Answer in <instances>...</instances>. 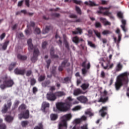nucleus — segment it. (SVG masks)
<instances>
[{
    "mask_svg": "<svg viewBox=\"0 0 129 129\" xmlns=\"http://www.w3.org/2000/svg\"><path fill=\"white\" fill-rule=\"evenodd\" d=\"M56 107L59 111H62L63 112H66V111L70 110V105L67 103L58 102L56 104Z\"/></svg>",
    "mask_w": 129,
    "mask_h": 129,
    "instance_id": "nucleus-4",
    "label": "nucleus"
},
{
    "mask_svg": "<svg viewBox=\"0 0 129 129\" xmlns=\"http://www.w3.org/2000/svg\"><path fill=\"white\" fill-rule=\"evenodd\" d=\"M86 63H87V59H85V60L82 62L81 64L82 67L83 68H86L87 69H90V62H89L87 66Z\"/></svg>",
    "mask_w": 129,
    "mask_h": 129,
    "instance_id": "nucleus-22",
    "label": "nucleus"
},
{
    "mask_svg": "<svg viewBox=\"0 0 129 129\" xmlns=\"http://www.w3.org/2000/svg\"><path fill=\"white\" fill-rule=\"evenodd\" d=\"M116 33L118 35V40L117 41L116 37H114V41L115 43H117V44H119L120 41H121V34H120V30H119L118 28H117Z\"/></svg>",
    "mask_w": 129,
    "mask_h": 129,
    "instance_id": "nucleus-13",
    "label": "nucleus"
},
{
    "mask_svg": "<svg viewBox=\"0 0 129 129\" xmlns=\"http://www.w3.org/2000/svg\"><path fill=\"white\" fill-rule=\"evenodd\" d=\"M81 109V106H75L74 108L72 109V110L73 111H77V110H80Z\"/></svg>",
    "mask_w": 129,
    "mask_h": 129,
    "instance_id": "nucleus-43",
    "label": "nucleus"
},
{
    "mask_svg": "<svg viewBox=\"0 0 129 129\" xmlns=\"http://www.w3.org/2000/svg\"><path fill=\"white\" fill-rule=\"evenodd\" d=\"M46 68H47V69H49V68L50 67V65L51 64V59H49L47 60H46Z\"/></svg>",
    "mask_w": 129,
    "mask_h": 129,
    "instance_id": "nucleus-47",
    "label": "nucleus"
},
{
    "mask_svg": "<svg viewBox=\"0 0 129 129\" xmlns=\"http://www.w3.org/2000/svg\"><path fill=\"white\" fill-rule=\"evenodd\" d=\"M96 28H101V24L100 22H96L95 24Z\"/></svg>",
    "mask_w": 129,
    "mask_h": 129,
    "instance_id": "nucleus-52",
    "label": "nucleus"
},
{
    "mask_svg": "<svg viewBox=\"0 0 129 129\" xmlns=\"http://www.w3.org/2000/svg\"><path fill=\"white\" fill-rule=\"evenodd\" d=\"M81 121H86L87 120V116L85 115H83L80 118Z\"/></svg>",
    "mask_w": 129,
    "mask_h": 129,
    "instance_id": "nucleus-49",
    "label": "nucleus"
},
{
    "mask_svg": "<svg viewBox=\"0 0 129 129\" xmlns=\"http://www.w3.org/2000/svg\"><path fill=\"white\" fill-rule=\"evenodd\" d=\"M84 4L90 7H98V4H96L94 2L89 1V2H85Z\"/></svg>",
    "mask_w": 129,
    "mask_h": 129,
    "instance_id": "nucleus-18",
    "label": "nucleus"
},
{
    "mask_svg": "<svg viewBox=\"0 0 129 129\" xmlns=\"http://www.w3.org/2000/svg\"><path fill=\"white\" fill-rule=\"evenodd\" d=\"M122 67V64H121L120 62L118 63L115 68V72H119V71H121Z\"/></svg>",
    "mask_w": 129,
    "mask_h": 129,
    "instance_id": "nucleus-24",
    "label": "nucleus"
},
{
    "mask_svg": "<svg viewBox=\"0 0 129 129\" xmlns=\"http://www.w3.org/2000/svg\"><path fill=\"white\" fill-rule=\"evenodd\" d=\"M102 34L103 35H108V34H111V32L109 30H104L103 31Z\"/></svg>",
    "mask_w": 129,
    "mask_h": 129,
    "instance_id": "nucleus-55",
    "label": "nucleus"
},
{
    "mask_svg": "<svg viewBox=\"0 0 129 129\" xmlns=\"http://www.w3.org/2000/svg\"><path fill=\"white\" fill-rule=\"evenodd\" d=\"M88 124H85L81 127V129H88Z\"/></svg>",
    "mask_w": 129,
    "mask_h": 129,
    "instance_id": "nucleus-60",
    "label": "nucleus"
},
{
    "mask_svg": "<svg viewBox=\"0 0 129 129\" xmlns=\"http://www.w3.org/2000/svg\"><path fill=\"white\" fill-rule=\"evenodd\" d=\"M50 54L51 58H59V56H58V55L55 54V50L53 47L50 48Z\"/></svg>",
    "mask_w": 129,
    "mask_h": 129,
    "instance_id": "nucleus-20",
    "label": "nucleus"
},
{
    "mask_svg": "<svg viewBox=\"0 0 129 129\" xmlns=\"http://www.w3.org/2000/svg\"><path fill=\"white\" fill-rule=\"evenodd\" d=\"M99 11H97L98 14H102L103 16H107L108 17L109 16H110L111 15V12H109L108 11H106L104 12H102V11H104V10H109V8H103L102 7H99Z\"/></svg>",
    "mask_w": 129,
    "mask_h": 129,
    "instance_id": "nucleus-7",
    "label": "nucleus"
},
{
    "mask_svg": "<svg viewBox=\"0 0 129 129\" xmlns=\"http://www.w3.org/2000/svg\"><path fill=\"white\" fill-rule=\"evenodd\" d=\"M56 67H53L52 70L51 71V74H53V75L54 76H55V75L56 74Z\"/></svg>",
    "mask_w": 129,
    "mask_h": 129,
    "instance_id": "nucleus-45",
    "label": "nucleus"
},
{
    "mask_svg": "<svg viewBox=\"0 0 129 129\" xmlns=\"http://www.w3.org/2000/svg\"><path fill=\"white\" fill-rule=\"evenodd\" d=\"M47 45H48V43L46 41L43 42L42 44V49H45L46 47H47Z\"/></svg>",
    "mask_w": 129,
    "mask_h": 129,
    "instance_id": "nucleus-51",
    "label": "nucleus"
},
{
    "mask_svg": "<svg viewBox=\"0 0 129 129\" xmlns=\"http://www.w3.org/2000/svg\"><path fill=\"white\" fill-rule=\"evenodd\" d=\"M0 129H7V125L6 124H2L0 125Z\"/></svg>",
    "mask_w": 129,
    "mask_h": 129,
    "instance_id": "nucleus-62",
    "label": "nucleus"
},
{
    "mask_svg": "<svg viewBox=\"0 0 129 129\" xmlns=\"http://www.w3.org/2000/svg\"><path fill=\"white\" fill-rule=\"evenodd\" d=\"M5 120L7 122H12V121L14 120V118L10 115H6L5 116Z\"/></svg>",
    "mask_w": 129,
    "mask_h": 129,
    "instance_id": "nucleus-27",
    "label": "nucleus"
},
{
    "mask_svg": "<svg viewBox=\"0 0 129 129\" xmlns=\"http://www.w3.org/2000/svg\"><path fill=\"white\" fill-rule=\"evenodd\" d=\"M29 124L28 121H22L21 122V125L23 127H26Z\"/></svg>",
    "mask_w": 129,
    "mask_h": 129,
    "instance_id": "nucleus-40",
    "label": "nucleus"
},
{
    "mask_svg": "<svg viewBox=\"0 0 129 129\" xmlns=\"http://www.w3.org/2000/svg\"><path fill=\"white\" fill-rule=\"evenodd\" d=\"M50 29H51V26H46L45 29L42 30L43 34H47V33L50 31Z\"/></svg>",
    "mask_w": 129,
    "mask_h": 129,
    "instance_id": "nucleus-35",
    "label": "nucleus"
},
{
    "mask_svg": "<svg viewBox=\"0 0 129 129\" xmlns=\"http://www.w3.org/2000/svg\"><path fill=\"white\" fill-rule=\"evenodd\" d=\"M50 83H51V81H50V80H48L46 82L42 83V86L43 87H47V86H48Z\"/></svg>",
    "mask_w": 129,
    "mask_h": 129,
    "instance_id": "nucleus-38",
    "label": "nucleus"
},
{
    "mask_svg": "<svg viewBox=\"0 0 129 129\" xmlns=\"http://www.w3.org/2000/svg\"><path fill=\"white\" fill-rule=\"evenodd\" d=\"M6 37V33H3L1 35H0V39L1 40H4Z\"/></svg>",
    "mask_w": 129,
    "mask_h": 129,
    "instance_id": "nucleus-58",
    "label": "nucleus"
},
{
    "mask_svg": "<svg viewBox=\"0 0 129 129\" xmlns=\"http://www.w3.org/2000/svg\"><path fill=\"white\" fill-rule=\"evenodd\" d=\"M46 97L48 100L49 101H55L57 99V97H56V94L53 93L52 92H49L47 93Z\"/></svg>",
    "mask_w": 129,
    "mask_h": 129,
    "instance_id": "nucleus-8",
    "label": "nucleus"
},
{
    "mask_svg": "<svg viewBox=\"0 0 129 129\" xmlns=\"http://www.w3.org/2000/svg\"><path fill=\"white\" fill-rule=\"evenodd\" d=\"M94 32L95 35L98 38L100 39L101 38V34H100V32H98L97 30H94Z\"/></svg>",
    "mask_w": 129,
    "mask_h": 129,
    "instance_id": "nucleus-37",
    "label": "nucleus"
},
{
    "mask_svg": "<svg viewBox=\"0 0 129 129\" xmlns=\"http://www.w3.org/2000/svg\"><path fill=\"white\" fill-rule=\"evenodd\" d=\"M72 33L73 35H77L78 34L81 35V34H82V29H81L80 28H76V31H72Z\"/></svg>",
    "mask_w": 129,
    "mask_h": 129,
    "instance_id": "nucleus-26",
    "label": "nucleus"
},
{
    "mask_svg": "<svg viewBox=\"0 0 129 129\" xmlns=\"http://www.w3.org/2000/svg\"><path fill=\"white\" fill-rule=\"evenodd\" d=\"M50 117L51 120H56L58 118V115L57 114H51Z\"/></svg>",
    "mask_w": 129,
    "mask_h": 129,
    "instance_id": "nucleus-33",
    "label": "nucleus"
},
{
    "mask_svg": "<svg viewBox=\"0 0 129 129\" xmlns=\"http://www.w3.org/2000/svg\"><path fill=\"white\" fill-rule=\"evenodd\" d=\"M75 122L76 123H80L81 122H82L81 119L80 118H79V119H76L75 120Z\"/></svg>",
    "mask_w": 129,
    "mask_h": 129,
    "instance_id": "nucleus-63",
    "label": "nucleus"
},
{
    "mask_svg": "<svg viewBox=\"0 0 129 129\" xmlns=\"http://www.w3.org/2000/svg\"><path fill=\"white\" fill-rule=\"evenodd\" d=\"M27 44L28 45V50L31 51L32 50H34L33 51V57H31V61L33 63H35L36 61H37L38 59V56L40 55V51L39 49L36 47V46H34L33 43H32V39H29L27 41Z\"/></svg>",
    "mask_w": 129,
    "mask_h": 129,
    "instance_id": "nucleus-1",
    "label": "nucleus"
},
{
    "mask_svg": "<svg viewBox=\"0 0 129 129\" xmlns=\"http://www.w3.org/2000/svg\"><path fill=\"white\" fill-rule=\"evenodd\" d=\"M35 33H36V34H39L41 33V30L39 28H37L35 29Z\"/></svg>",
    "mask_w": 129,
    "mask_h": 129,
    "instance_id": "nucleus-61",
    "label": "nucleus"
},
{
    "mask_svg": "<svg viewBox=\"0 0 129 129\" xmlns=\"http://www.w3.org/2000/svg\"><path fill=\"white\" fill-rule=\"evenodd\" d=\"M32 91H33V94H36V93L38 92V88H37V87H33L32 89Z\"/></svg>",
    "mask_w": 129,
    "mask_h": 129,
    "instance_id": "nucleus-54",
    "label": "nucleus"
},
{
    "mask_svg": "<svg viewBox=\"0 0 129 129\" xmlns=\"http://www.w3.org/2000/svg\"><path fill=\"white\" fill-rule=\"evenodd\" d=\"M61 122L58 124V129H67V121L71 120L72 114L71 113L66 114L61 117Z\"/></svg>",
    "mask_w": 129,
    "mask_h": 129,
    "instance_id": "nucleus-2",
    "label": "nucleus"
},
{
    "mask_svg": "<svg viewBox=\"0 0 129 129\" xmlns=\"http://www.w3.org/2000/svg\"><path fill=\"white\" fill-rule=\"evenodd\" d=\"M100 20L101 22H102V23L104 26H110V25H111V23H110V22L106 21V19H105V18L101 17L100 18Z\"/></svg>",
    "mask_w": 129,
    "mask_h": 129,
    "instance_id": "nucleus-23",
    "label": "nucleus"
},
{
    "mask_svg": "<svg viewBox=\"0 0 129 129\" xmlns=\"http://www.w3.org/2000/svg\"><path fill=\"white\" fill-rule=\"evenodd\" d=\"M16 65H17L16 62H12L9 67V71H13V69H14V68H15V67H16Z\"/></svg>",
    "mask_w": 129,
    "mask_h": 129,
    "instance_id": "nucleus-31",
    "label": "nucleus"
},
{
    "mask_svg": "<svg viewBox=\"0 0 129 129\" xmlns=\"http://www.w3.org/2000/svg\"><path fill=\"white\" fill-rule=\"evenodd\" d=\"M107 100H108V97H106L104 98L103 97H101L98 100V102H102L103 103H105Z\"/></svg>",
    "mask_w": 129,
    "mask_h": 129,
    "instance_id": "nucleus-28",
    "label": "nucleus"
},
{
    "mask_svg": "<svg viewBox=\"0 0 129 129\" xmlns=\"http://www.w3.org/2000/svg\"><path fill=\"white\" fill-rule=\"evenodd\" d=\"M14 73L16 75H25V73H26V70L25 69H20L18 68H17L14 70Z\"/></svg>",
    "mask_w": 129,
    "mask_h": 129,
    "instance_id": "nucleus-11",
    "label": "nucleus"
},
{
    "mask_svg": "<svg viewBox=\"0 0 129 129\" xmlns=\"http://www.w3.org/2000/svg\"><path fill=\"white\" fill-rule=\"evenodd\" d=\"M3 81V84L0 85V88L4 90L5 88H9V87H12L13 85L15 84L14 82V80L12 79L8 80V76H4L2 78Z\"/></svg>",
    "mask_w": 129,
    "mask_h": 129,
    "instance_id": "nucleus-3",
    "label": "nucleus"
},
{
    "mask_svg": "<svg viewBox=\"0 0 129 129\" xmlns=\"http://www.w3.org/2000/svg\"><path fill=\"white\" fill-rule=\"evenodd\" d=\"M63 43L66 46V48H67L68 50H70V48L69 47V43H68V41H67V39L68 38H67V36H66V35L63 34Z\"/></svg>",
    "mask_w": 129,
    "mask_h": 129,
    "instance_id": "nucleus-19",
    "label": "nucleus"
},
{
    "mask_svg": "<svg viewBox=\"0 0 129 129\" xmlns=\"http://www.w3.org/2000/svg\"><path fill=\"white\" fill-rule=\"evenodd\" d=\"M12 103L11 100L8 101L7 103L5 104L2 108V113H7L9 109H11V107H12Z\"/></svg>",
    "mask_w": 129,
    "mask_h": 129,
    "instance_id": "nucleus-6",
    "label": "nucleus"
},
{
    "mask_svg": "<svg viewBox=\"0 0 129 129\" xmlns=\"http://www.w3.org/2000/svg\"><path fill=\"white\" fill-rule=\"evenodd\" d=\"M58 38L59 39H58V41H57V44H58V45L59 46H61L62 45V40H61V37H60L59 36V35H58L57 34H56V35H55V39H58Z\"/></svg>",
    "mask_w": 129,
    "mask_h": 129,
    "instance_id": "nucleus-34",
    "label": "nucleus"
},
{
    "mask_svg": "<svg viewBox=\"0 0 129 129\" xmlns=\"http://www.w3.org/2000/svg\"><path fill=\"white\" fill-rule=\"evenodd\" d=\"M45 76H40L38 78V81L41 82V81H44L45 80Z\"/></svg>",
    "mask_w": 129,
    "mask_h": 129,
    "instance_id": "nucleus-50",
    "label": "nucleus"
},
{
    "mask_svg": "<svg viewBox=\"0 0 129 129\" xmlns=\"http://www.w3.org/2000/svg\"><path fill=\"white\" fill-rule=\"evenodd\" d=\"M56 97H61V96H64L66 95L65 93L63 91H58L55 92Z\"/></svg>",
    "mask_w": 129,
    "mask_h": 129,
    "instance_id": "nucleus-25",
    "label": "nucleus"
},
{
    "mask_svg": "<svg viewBox=\"0 0 129 129\" xmlns=\"http://www.w3.org/2000/svg\"><path fill=\"white\" fill-rule=\"evenodd\" d=\"M17 58L22 61H25V60H27V56L22 55L21 54H18L17 55Z\"/></svg>",
    "mask_w": 129,
    "mask_h": 129,
    "instance_id": "nucleus-30",
    "label": "nucleus"
},
{
    "mask_svg": "<svg viewBox=\"0 0 129 129\" xmlns=\"http://www.w3.org/2000/svg\"><path fill=\"white\" fill-rule=\"evenodd\" d=\"M76 11L79 15H81L82 14L81 12V9H80V8L78 6H76Z\"/></svg>",
    "mask_w": 129,
    "mask_h": 129,
    "instance_id": "nucleus-44",
    "label": "nucleus"
},
{
    "mask_svg": "<svg viewBox=\"0 0 129 129\" xmlns=\"http://www.w3.org/2000/svg\"><path fill=\"white\" fill-rule=\"evenodd\" d=\"M73 42L76 45H78L80 42H84V40L82 38H79L78 36H75L73 38Z\"/></svg>",
    "mask_w": 129,
    "mask_h": 129,
    "instance_id": "nucleus-15",
    "label": "nucleus"
},
{
    "mask_svg": "<svg viewBox=\"0 0 129 129\" xmlns=\"http://www.w3.org/2000/svg\"><path fill=\"white\" fill-rule=\"evenodd\" d=\"M72 2L74 3V4H76V5H79V6H81V4H82V1H81L72 0Z\"/></svg>",
    "mask_w": 129,
    "mask_h": 129,
    "instance_id": "nucleus-42",
    "label": "nucleus"
},
{
    "mask_svg": "<svg viewBox=\"0 0 129 129\" xmlns=\"http://www.w3.org/2000/svg\"><path fill=\"white\" fill-rule=\"evenodd\" d=\"M77 100L80 101L81 103H84V104H85L86 103H87L88 102V99L87 97H85L84 96H80L79 97H78L77 98Z\"/></svg>",
    "mask_w": 129,
    "mask_h": 129,
    "instance_id": "nucleus-12",
    "label": "nucleus"
},
{
    "mask_svg": "<svg viewBox=\"0 0 129 129\" xmlns=\"http://www.w3.org/2000/svg\"><path fill=\"white\" fill-rule=\"evenodd\" d=\"M107 106H103L99 111L100 116L103 118H104V117H105V116L107 115V119H108V114L107 113Z\"/></svg>",
    "mask_w": 129,
    "mask_h": 129,
    "instance_id": "nucleus-5",
    "label": "nucleus"
},
{
    "mask_svg": "<svg viewBox=\"0 0 129 129\" xmlns=\"http://www.w3.org/2000/svg\"><path fill=\"white\" fill-rule=\"evenodd\" d=\"M117 16L118 18H120V19H122V18H123V16H122V13H121V12H120L117 13Z\"/></svg>",
    "mask_w": 129,
    "mask_h": 129,
    "instance_id": "nucleus-59",
    "label": "nucleus"
},
{
    "mask_svg": "<svg viewBox=\"0 0 129 129\" xmlns=\"http://www.w3.org/2000/svg\"><path fill=\"white\" fill-rule=\"evenodd\" d=\"M27 109V106L25 104H21L19 107V110H25Z\"/></svg>",
    "mask_w": 129,
    "mask_h": 129,
    "instance_id": "nucleus-36",
    "label": "nucleus"
},
{
    "mask_svg": "<svg viewBox=\"0 0 129 129\" xmlns=\"http://www.w3.org/2000/svg\"><path fill=\"white\" fill-rule=\"evenodd\" d=\"M50 107V104L46 102H43L41 106V110L43 112H46V109Z\"/></svg>",
    "mask_w": 129,
    "mask_h": 129,
    "instance_id": "nucleus-14",
    "label": "nucleus"
},
{
    "mask_svg": "<svg viewBox=\"0 0 129 129\" xmlns=\"http://www.w3.org/2000/svg\"><path fill=\"white\" fill-rule=\"evenodd\" d=\"M66 65L67 66H70V63H68V60L65 59L62 62L60 66L58 67V71L60 72H62V71L66 67Z\"/></svg>",
    "mask_w": 129,
    "mask_h": 129,
    "instance_id": "nucleus-10",
    "label": "nucleus"
},
{
    "mask_svg": "<svg viewBox=\"0 0 129 129\" xmlns=\"http://www.w3.org/2000/svg\"><path fill=\"white\" fill-rule=\"evenodd\" d=\"M101 66L102 68H103L105 70H106L108 69V70H109V69H112V68H113L114 64L113 63H111L109 65V62H107L106 63V66H104L103 64V63H101Z\"/></svg>",
    "mask_w": 129,
    "mask_h": 129,
    "instance_id": "nucleus-16",
    "label": "nucleus"
},
{
    "mask_svg": "<svg viewBox=\"0 0 129 129\" xmlns=\"http://www.w3.org/2000/svg\"><path fill=\"white\" fill-rule=\"evenodd\" d=\"M34 129H44V126L42 123H39L38 126H36Z\"/></svg>",
    "mask_w": 129,
    "mask_h": 129,
    "instance_id": "nucleus-41",
    "label": "nucleus"
},
{
    "mask_svg": "<svg viewBox=\"0 0 129 129\" xmlns=\"http://www.w3.org/2000/svg\"><path fill=\"white\" fill-rule=\"evenodd\" d=\"M36 83H37V81H36V79L34 78H31L30 79V85L31 86H34Z\"/></svg>",
    "mask_w": 129,
    "mask_h": 129,
    "instance_id": "nucleus-39",
    "label": "nucleus"
},
{
    "mask_svg": "<svg viewBox=\"0 0 129 129\" xmlns=\"http://www.w3.org/2000/svg\"><path fill=\"white\" fill-rule=\"evenodd\" d=\"M20 119L24 118L25 119H28L30 117V111L29 110H26L25 111L19 114Z\"/></svg>",
    "mask_w": 129,
    "mask_h": 129,
    "instance_id": "nucleus-9",
    "label": "nucleus"
},
{
    "mask_svg": "<svg viewBox=\"0 0 129 129\" xmlns=\"http://www.w3.org/2000/svg\"><path fill=\"white\" fill-rule=\"evenodd\" d=\"M28 29L25 30V33L27 35H30L31 34V30H30V26L27 25Z\"/></svg>",
    "mask_w": 129,
    "mask_h": 129,
    "instance_id": "nucleus-48",
    "label": "nucleus"
},
{
    "mask_svg": "<svg viewBox=\"0 0 129 129\" xmlns=\"http://www.w3.org/2000/svg\"><path fill=\"white\" fill-rule=\"evenodd\" d=\"M9 44H10V41L8 40L6 41L3 44L2 46V49L3 50H7V48H8V46L9 45Z\"/></svg>",
    "mask_w": 129,
    "mask_h": 129,
    "instance_id": "nucleus-32",
    "label": "nucleus"
},
{
    "mask_svg": "<svg viewBox=\"0 0 129 129\" xmlns=\"http://www.w3.org/2000/svg\"><path fill=\"white\" fill-rule=\"evenodd\" d=\"M81 87L83 89V90H86V89H88V87H89V84H88V83H83L81 86Z\"/></svg>",
    "mask_w": 129,
    "mask_h": 129,
    "instance_id": "nucleus-29",
    "label": "nucleus"
},
{
    "mask_svg": "<svg viewBox=\"0 0 129 129\" xmlns=\"http://www.w3.org/2000/svg\"><path fill=\"white\" fill-rule=\"evenodd\" d=\"M31 74H32V71L29 70L26 72V76H30Z\"/></svg>",
    "mask_w": 129,
    "mask_h": 129,
    "instance_id": "nucleus-64",
    "label": "nucleus"
},
{
    "mask_svg": "<svg viewBox=\"0 0 129 129\" xmlns=\"http://www.w3.org/2000/svg\"><path fill=\"white\" fill-rule=\"evenodd\" d=\"M88 45L90 46V47H92L93 48H95V44H93L91 41H88Z\"/></svg>",
    "mask_w": 129,
    "mask_h": 129,
    "instance_id": "nucleus-56",
    "label": "nucleus"
},
{
    "mask_svg": "<svg viewBox=\"0 0 129 129\" xmlns=\"http://www.w3.org/2000/svg\"><path fill=\"white\" fill-rule=\"evenodd\" d=\"M86 92H83L80 89H77L74 91V95H79V94H85Z\"/></svg>",
    "mask_w": 129,
    "mask_h": 129,
    "instance_id": "nucleus-21",
    "label": "nucleus"
},
{
    "mask_svg": "<svg viewBox=\"0 0 129 129\" xmlns=\"http://www.w3.org/2000/svg\"><path fill=\"white\" fill-rule=\"evenodd\" d=\"M121 23L122 25L120 26L122 31L125 33L126 31H127V28L125 27V26L126 25V21H125L124 19L121 20Z\"/></svg>",
    "mask_w": 129,
    "mask_h": 129,
    "instance_id": "nucleus-17",
    "label": "nucleus"
},
{
    "mask_svg": "<svg viewBox=\"0 0 129 129\" xmlns=\"http://www.w3.org/2000/svg\"><path fill=\"white\" fill-rule=\"evenodd\" d=\"M85 114L86 115H89V116H93L94 115V114L93 113H92L91 111H86L85 112Z\"/></svg>",
    "mask_w": 129,
    "mask_h": 129,
    "instance_id": "nucleus-46",
    "label": "nucleus"
},
{
    "mask_svg": "<svg viewBox=\"0 0 129 129\" xmlns=\"http://www.w3.org/2000/svg\"><path fill=\"white\" fill-rule=\"evenodd\" d=\"M82 74L83 75H85V74H86L87 73V71L86 70V68H84L83 69H82Z\"/></svg>",
    "mask_w": 129,
    "mask_h": 129,
    "instance_id": "nucleus-57",
    "label": "nucleus"
},
{
    "mask_svg": "<svg viewBox=\"0 0 129 129\" xmlns=\"http://www.w3.org/2000/svg\"><path fill=\"white\" fill-rule=\"evenodd\" d=\"M51 17H55V18H59V17H60V14L53 13L51 14Z\"/></svg>",
    "mask_w": 129,
    "mask_h": 129,
    "instance_id": "nucleus-53",
    "label": "nucleus"
}]
</instances>
